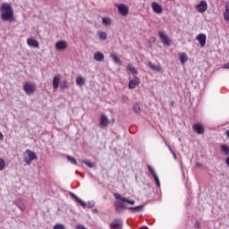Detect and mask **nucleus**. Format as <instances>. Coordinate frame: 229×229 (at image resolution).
Here are the masks:
<instances>
[{"mask_svg":"<svg viewBox=\"0 0 229 229\" xmlns=\"http://www.w3.org/2000/svg\"><path fill=\"white\" fill-rule=\"evenodd\" d=\"M196 38L199 42L200 47H205V45L207 44V35L200 33Z\"/></svg>","mask_w":229,"mask_h":229,"instance_id":"f8f14e48","label":"nucleus"},{"mask_svg":"<svg viewBox=\"0 0 229 229\" xmlns=\"http://www.w3.org/2000/svg\"><path fill=\"white\" fill-rule=\"evenodd\" d=\"M129 71L131 72V74H137V69L134 66H129Z\"/></svg>","mask_w":229,"mask_h":229,"instance_id":"c9c22d12","label":"nucleus"},{"mask_svg":"<svg viewBox=\"0 0 229 229\" xmlns=\"http://www.w3.org/2000/svg\"><path fill=\"white\" fill-rule=\"evenodd\" d=\"M102 22L105 24V26H110V24H112V19L105 17L102 19Z\"/></svg>","mask_w":229,"mask_h":229,"instance_id":"cd10ccee","label":"nucleus"},{"mask_svg":"<svg viewBox=\"0 0 229 229\" xmlns=\"http://www.w3.org/2000/svg\"><path fill=\"white\" fill-rule=\"evenodd\" d=\"M114 6L118 8V12L123 17H126L130 13V8L124 4H115Z\"/></svg>","mask_w":229,"mask_h":229,"instance_id":"f03ea898","label":"nucleus"},{"mask_svg":"<svg viewBox=\"0 0 229 229\" xmlns=\"http://www.w3.org/2000/svg\"><path fill=\"white\" fill-rule=\"evenodd\" d=\"M130 212H132V214H135L137 212H142L144 210V205H140L136 207H131L127 208Z\"/></svg>","mask_w":229,"mask_h":229,"instance_id":"6ab92c4d","label":"nucleus"},{"mask_svg":"<svg viewBox=\"0 0 229 229\" xmlns=\"http://www.w3.org/2000/svg\"><path fill=\"white\" fill-rule=\"evenodd\" d=\"M223 69H229V63L224 64Z\"/></svg>","mask_w":229,"mask_h":229,"instance_id":"a19ab883","label":"nucleus"},{"mask_svg":"<svg viewBox=\"0 0 229 229\" xmlns=\"http://www.w3.org/2000/svg\"><path fill=\"white\" fill-rule=\"evenodd\" d=\"M61 89H68L69 88V82L67 81H64L60 83Z\"/></svg>","mask_w":229,"mask_h":229,"instance_id":"473e14b6","label":"nucleus"},{"mask_svg":"<svg viewBox=\"0 0 229 229\" xmlns=\"http://www.w3.org/2000/svg\"><path fill=\"white\" fill-rule=\"evenodd\" d=\"M114 210L115 212L121 213L123 210L128 208H126V201H123L121 199H118L114 203Z\"/></svg>","mask_w":229,"mask_h":229,"instance_id":"7ed1b4c3","label":"nucleus"},{"mask_svg":"<svg viewBox=\"0 0 229 229\" xmlns=\"http://www.w3.org/2000/svg\"><path fill=\"white\" fill-rule=\"evenodd\" d=\"M114 197L115 198V199H120L121 201H125V203H129V205H135V200H130L127 198L123 197L119 193H114Z\"/></svg>","mask_w":229,"mask_h":229,"instance_id":"9b49d317","label":"nucleus"},{"mask_svg":"<svg viewBox=\"0 0 229 229\" xmlns=\"http://www.w3.org/2000/svg\"><path fill=\"white\" fill-rule=\"evenodd\" d=\"M110 229H123V220L116 218L110 224Z\"/></svg>","mask_w":229,"mask_h":229,"instance_id":"9d476101","label":"nucleus"},{"mask_svg":"<svg viewBox=\"0 0 229 229\" xmlns=\"http://www.w3.org/2000/svg\"><path fill=\"white\" fill-rule=\"evenodd\" d=\"M94 60H96V62H103L105 60V55L101 52H97L94 55Z\"/></svg>","mask_w":229,"mask_h":229,"instance_id":"4be33fe9","label":"nucleus"},{"mask_svg":"<svg viewBox=\"0 0 229 229\" xmlns=\"http://www.w3.org/2000/svg\"><path fill=\"white\" fill-rule=\"evenodd\" d=\"M85 78L81 77V76H78L76 78V83L79 87H83V85H85Z\"/></svg>","mask_w":229,"mask_h":229,"instance_id":"a878e982","label":"nucleus"},{"mask_svg":"<svg viewBox=\"0 0 229 229\" xmlns=\"http://www.w3.org/2000/svg\"><path fill=\"white\" fill-rule=\"evenodd\" d=\"M110 56L114 62V64H117L118 65H123V62H121V58H119V56H117L115 54L112 53Z\"/></svg>","mask_w":229,"mask_h":229,"instance_id":"5701e85b","label":"nucleus"},{"mask_svg":"<svg viewBox=\"0 0 229 229\" xmlns=\"http://www.w3.org/2000/svg\"><path fill=\"white\" fill-rule=\"evenodd\" d=\"M224 19H225V21H229V13H224Z\"/></svg>","mask_w":229,"mask_h":229,"instance_id":"e433bc0d","label":"nucleus"},{"mask_svg":"<svg viewBox=\"0 0 229 229\" xmlns=\"http://www.w3.org/2000/svg\"><path fill=\"white\" fill-rule=\"evenodd\" d=\"M100 40H106V32L98 31Z\"/></svg>","mask_w":229,"mask_h":229,"instance_id":"7c9ffc66","label":"nucleus"},{"mask_svg":"<svg viewBox=\"0 0 229 229\" xmlns=\"http://www.w3.org/2000/svg\"><path fill=\"white\" fill-rule=\"evenodd\" d=\"M58 87H60V74L55 75L53 78V89H54V90H58Z\"/></svg>","mask_w":229,"mask_h":229,"instance_id":"f3484780","label":"nucleus"},{"mask_svg":"<svg viewBox=\"0 0 229 229\" xmlns=\"http://www.w3.org/2000/svg\"><path fill=\"white\" fill-rule=\"evenodd\" d=\"M156 38H150V42H155Z\"/></svg>","mask_w":229,"mask_h":229,"instance_id":"de8ad7c7","label":"nucleus"},{"mask_svg":"<svg viewBox=\"0 0 229 229\" xmlns=\"http://www.w3.org/2000/svg\"><path fill=\"white\" fill-rule=\"evenodd\" d=\"M81 162H82V164H85V165H87L88 167H89L90 169H93L94 164L91 163L90 161H87V160H84V159H83Z\"/></svg>","mask_w":229,"mask_h":229,"instance_id":"2f4dec72","label":"nucleus"},{"mask_svg":"<svg viewBox=\"0 0 229 229\" xmlns=\"http://www.w3.org/2000/svg\"><path fill=\"white\" fill-rule=\"evenodd\" d=\"M140 83V79L137 76H134L132 80L129 81V89H135L136 85Z\"/></svg>","mask_w":229,"mask_h":229,"instance_id":"2eb2a0df","label":"nucleus"},{"mask_svg":"<svg viewBox=\"0 0 229 229\" xmlns=\"http://www.w3.org/2000/svg\"><path fill=\"white\" fill-rule=\"evenodd\" d=\"M179 59L181 64H186V62L189 60V57L187 56V54L181 53L179 54Z\"/></svg>","mask_w":229,"mask_h":229,"instance_id":"b1692460","label":"nucleus"},{"mask_svg":"<svg viewBox=\"0 0 229 229\" xmlns=\"http://www.w3.org/2000/svg\"><path fill=\"white\" fill-rule=\"evenodd\" d=\"M100 126H102V128H106V126H108V117L106 116V114L101 115Z\"/></svg>","mask_w":229,"mask_h":229,"instance_id":"412c9836","label":"nucleus"},{"mask_svg":"<svg viewBox=\"0 0 229 229\" xmlns=\"http://www.w3.org/2000/svg\"><path fill=\"white\" fill-rule=\"evenodd\" d=\"M220 149L224 155L229 156V146L227 144H222Z\"/></svg>","mask_w":229,"mask_h":229,"instance_id":"393cba45","label":"nucleus"},{"mask_svg":"<svg viewBox=\"0 0 229 229\" xmlns=\"http://www.w3.org/2000/svg\"><path fill=\"white\" fill-rule=\"evenodd\" d=\"M225 134H226L227 139H229V130H227V131H225Z\"/></svg>","mask_w":229,"mask_h":229,"instance_id":"49530a36","label":"nucleus"},{"mask_svg":"<svg viewBox=\"0 0 229 229\" xmlns=\"http://www.w3.org/2000/svg\"><path fill=\"white\" fill-rule=\"evenodd\" d=\"M122 101H123V103H127L128 102V97H126V96H123L122 97Z\"/></svg>","mask_w":229,"mask_h":229,"instance_id":"4c0bfd02","label":"nucleus"},{"mask_svg":"<svg viewBox=\"0 0 229 229\" xmlns=\"http://www.w3.org/2000/svg\"><path fill=\"white\" fill-rule=\"evenodd\" d=\"M5 165H6V164L4 163V159L0 158V171H3V169H4Z\"/></svg>","mask_w":229,"mask_h":229,"instance_id":"72a5a7b5","label":"nucleus"},{"mask_svg":"<svg viewBox=\"0 0 229 229\" xmlns=\"http://www.w3.org/2000/svg\"><path fill=\"white\" fill-rule=\"evenodd\" d=\"M192 129L195 132H197L199 135H203L205 133V128L200 123H196L192 126Z\"/></svg>","mask_w":229,"mask_h":229,"instance_id":"ddd939ff","label":"nucleus"},{"mask_svg":"<svg viewBox=\"0 0 229 229\" xmlns=\"http://www.w3.org/2000/svg\"><path fill=\"white\" fill-rule=\"evenodd\" d=\"M151 8L155 13H157V15H160L162 12H164V9L160 5V4L157 2H152L151 3Z\"/></svg>","mask_w":229,"mask_h":229,"instance_id":"1a4fd4ad","label":"nucleus"},{"mask_svg":"<svg viewBox=\"0 0 229 229\" xmlns=\"http://www.w3.org/2000/svg\"><path fill=\"white\" fill-rule=\"evenodd\" d=\"M208 9V4H207L205 0H201L199 4L195 5V10L199 12V13H205Z\"/></svg>","mask_w":229,"mask_h":229,"instance_id":"20e7f679","label":"nucleus"},{"mask_svg":"<svg viewBox=\"0 0 229 229\" xmlns=\"http://www.w3.org/2000/svg\"><path fill=\"white\" fill-rule=\"evenodd\" d=\"M225 164H226V165H228V167H229V157L226 158Z\"/></svg>","mask_w":229,"mask_h":229,"instance_id":"a18cd8bd","label":"nucleus"},{"mask_svg":"<svg viewBox=\"0 0 229 229\" xmlns=\"http://www.w3.org/2000/svg\"><path fill=\"white\" fill-rule=\"evenodd\" d=\"M27 44L30 47L38 48V41L34 39L33 38H29L27 39Z\"/></svg>","mask_w":229,"mask_h":229,"instance_id":"a211bd4d","label":"nucleus"},{"mask_svg":"<svg viewBox=\"0 0 229 229\" xmlns=\"http://www.w3.org/2000/svg\"><path fill=\"white\" fill-rule=\"evenodd\" d=\"M27 153L28 157H24V162H26L28 165H31V162H33V160H37V154L30 149H27Z\"/></svg>","mask_w":229,"mask_h":229,"instance_id":"0eeeda50","label":"nucleus"},{"mask_svg":"<svg viewBox=\"0 0 229 229\" xmlns=\"http://www.w3.org/2000/svg\"><path fill=\"white\" fill-rule=\"evenodd\" d=\"M53 229H65V225L62 224H55Z\"/></svg>","mask_w":229,"mask_h":229,"instance_id":"f704fd0d","label":"nucleus"},{"mask_svg":"<svg viewBox=\"0 0 229 229\" xmlns=\"http://www.w3.org/2000/svg\"><path fill=\"white\" fill-rule=\"evenodd\" d=\"M194 227L199 229V222L197 221L194 225Z\"/></svg>","mask_w":229,"mask_h":229,"instance_id":"79ce46f5","label":"nucleus"},{"mask_svg":"<svg viewBox=\"0 0 229 229\" xmlns=\"http://www.w3.org/2000/svg\"><path fill=\"white\" fill-rule=\"evenodd\" d=\"M202 165L201 163H196V167H202Z\"/></svg>","mask_w":229,"mask_h":229,"instance_id":"c03bdc74","label":"nucleus"},{"mask_svg":"<svg viewBox=\"0 0 229 229\" xmlns=\"http://www.w3.org/2000/svg\"><path fill=\"white\" fill-rule=\"evenodd\" d=\"M20 210H24V209H22L21 208H20Z\"/></svg>","mask_w":229,"mask_h":229,"instance_id":"8fccbe9b","label":"nucleus"},{"mask_svg":"<svg viewBox=\"0 0 229 229\" xmlns=\"http://www.w3.org/2000/svg\"><path fill=\"white\" fill-rule=\"evenodd\" d=\"M148 169L149 173H151L157 187H160V180L158 179V175H157V173H155V170H153V168L150 165L148 166Z\"/></svg>","mask_w":229,"mask_h":229,"instance_id":"dca6fc26","label":"nucleus"},{"mask_svg":"<svg viewBox=\"0 0 229 229\" xmlns=\"http://www.w3.org/2000/svg\"><path fill=\"white\" fill-rule=\"evenodd\" d=\"M148 67L154 71V72H162V66L160 64H153V63L148 62Z\"/></svg>","mask_w":229,"mask_h":229,"instance_id":"4468645a","label":"nucleus"},{"mask_svg":"<svg viewBox=\"0 0 229 229\" xmlns=\"http://www.w3.org/2000/svg\"><path fill=\"white\" fill-rule=\"evenodd\" d=\"M157 35L164 46H167L168 47L171 46V40H169V37L167 36V34H165V32L159 31Z\"/></svg>","mask_w":229,"mask_h":229,"instance_id":"39448f33","label":"nucleus"},{"mask_svg":"<svg viewBox=\"0 0 229 229\" xmlns=\"http://www.w3.org/2000/svg\"><path fill=\"white\" fill-rule=\"evenodd\" d=\"M133 110L136 114H140V112H142V109L140 108V105L135 103L133 105Z\"/></svg>","mask_w":229,"mask_h":229,"instance_id":"c85d7f7f","label":"nucleus"},{"mask_svg":"<svg viewBox=\"0 0 229 229\" xmlns=\"http://www.w3.org/2000/svg\"><path fill=\"white\" fill-rule=\"evenodd\" d=\"M67 41L59 40L55 43V48L56 51H65V49H67Z\"/></svg>","mask_w":229,"mask_h":229,"instance_id":"6e6552de","label":"nucleus"},{"mask_svg":"<svg viewBox=\"0 0 229 229\" xmlns=\"http://www.w3.org/2000/svg\"><path fill=\"white\" fill-rule=\"evenodd\" d=\"M4 139V136L3 135V132H0V140H3Z\"/></svg>","mask_w":229,"mask_h":229,"instance_id":"37998d69","label":"nucleus"},{"mask_svg":"<svg viewBox=\"0 0 229 229\" xmlns=\"http://www.w3.org/2000/svg\"><path fill=\"white\" fill-rule=\"evenodd\" d=\"M35 84L31 83V82H26L23 85V90L24 92L27 94V96H31V94H33V92H35Z\"/></svg>","mask_w":229,"mask_h":229,"instance_id":"423d86ee","label":"nucleus"},{"mask_svg":"<svg viewBox=\"0 0 229 229\" xmlns=\"http://www.w3.org/2000/svg\"><path fill=\"white\" fill-rule=\"evenodd\" d=\"M88 207H89V208H92V207H94V202H89V203H88Z\"/></svg>","mask_w":229,"mask_h":229,"instance_id":"ea45409f","label":"nucleus"},{"mask_svg":"<svg viewBox=\"0 0 229 229\" xmlns=\"http://www.w3.org/2000/svg\"><path fill=\"white\" fill-rule=\"evenodd\" d=\"M0 17L4 21L12 22L13 21V9L12 4L4 3L0 7Z\"/></svg>","mask_w":229,"mask_h":229,"instance_id":"f257e3e1","label":"nucleus"},{"mask_svg":"<svg viewBox=\"0 0 229 229\" xmlns=\"http://www.w3.org/2000/svg\"><path fill=\"white\" fill-rule=\"evenodd\" d=\"M225 12L229 13V2L225 4Z\"/></svg>","mask_w":229,"mask_h":229,"instance_id":"58836bf2","label":"nucleus"},{"mask_svg":"<svg viewBox=\"0 0 229 229\" xmlns=\"http://www.w3.org/2000/svg\"><path fill=\"white\" fill-rule=\"evenodd\" d=\"M66 158H67L68 162L72 164V165H76L77 162L74 157H72V156H66Z\"/></svg>","mask_w":229,"mask_h":229,"instance_id":"c756f323","label":"nucleus"},{"mask_svg":"<svg viewBox=\"0 0 229 229\" xmlns=\"http://www.w3.org/2000/svg\"><path fill=\"white\" fill-rule=\"evenodd\" d=\"M70 196H71V198L75 199L77 201V203H80V205H81V207H87V203H85V201H83L81 199H80L78 196H76V194H74L73 192H70Z\"/></svg>","mask_w":229,"mask_h":229,"instance_id":"aec40b11","label":"nucleus"},{"mask_svg":"<svg viewBox=\"0 0 229 229\" xmlns=\"http://www.w3.org/2000/svg\"><path fill=\"white\" fill-rule=\"evenodd\" d=\"M163 140L165 142V146H166L170 151V153H172L173 157L174 158V160L177 159L176 154L174 153V151H173V148H171V146H169V143H167V141H165V139L163 138Z\"/></svg>","mask_w":229,"mask_h":229,"instance_id":"bb28decb","label":"nucleus"},{"mask_svg":"<svg viewBox=\"0 0 229 229\" xmlns=\"http://www.w3.org/2000/svg\"><path fill=\"white\" fill-rule=\"evenodd\" d=\"M140 229H149V228H148V226H142V227H140Z\"/></svg>","mask_w":229,"mask_h":229,"instance_id":"09e8293b","label":"nucleus"}]
</instances>
